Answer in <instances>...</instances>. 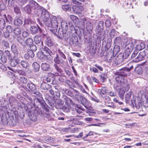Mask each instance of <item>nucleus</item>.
<instances>
[{"instance_id": "obj_37", "label": "nucleus", "mask_w": 148, "mask_h": 148, "mask_svg": "<svg viewBox=\"0 0 148 148\" xmlns=\"http://www.w3.org/2000/svg\"><path fill=\"white\" fill-rule=\"evenodd\" d=\"M62 9L64 10L67 11H70L71 10V6L70 5H63L62 6Z\"/></svg>"}, {"instance_id": "obj_1", "label": "nucleus", "mask_w": 148, "mask_h": 148, "mask_svg": "<svg viewBox=\"0 0 148 148\" xmlns=\"http://www.w3.org/2000/svg\"><path fill=\"white\" fill-rule=\"evenodd\" d=\"M48 23L49 25H46V26L48 27L51 28L50 30L54 35H56V32L58 26V18L54 16H52L51 19L48 21Z\"/></svg>"}, {"instance_id": "obj_24", "label": "nucleus", "mask_w": 148, "mask_h": 148, "mask_svg": "<svg viewBox=\"0 0 148 148\" xmlns=\"http://www.w3.org/2000/svg\"><path fill=\"white\" fill-rule=\"evenodd\" d=\"M9 101L11 106H15L18 104V101L13 96H11L9 99Z\"/></svg>"}, {"instance_id": "obj_15", "label": "nucleus", "mask_w": 148, "mask_h": 148, "mask_svg": "<svg viewBox=\"0 0 148 148\" xmlns=\"http://www.w3.org/2000/svg\"><path fill=\"white\" fill-rule=\"evenodd\" d=\"M124 60L119 54L115 58L114 60V63L117 65H118L121 64Z\"/></svg>"}, {"instance_id": "obj_45", "label": "nucleus", "mask_w": 148, "mask_h": 148, "mask_svg": "<svg viewBox=\"0 0 148 148\" xmlns=\"http://www.w3.org/2000/svg\"><path fill=\"white\" fill-rule=\"evenodd\" d=\"M35 112L36 113V114H38L40 115L41 116H44V113L43 111H42L40 109H38L37 110H34Z\"/></svg>"}, {"instance_id": "obj_12", "label": "nucleus", "mask_w": 148, "mask_h": 148, "mask_svg": "<svg viewBox=\"0 0 148 148\" xmlns=\"http://www.w3.org/2000/svg\"><path fill=\"white\" fill-rule=\"evenodd\" d=\"M69 42V44L71 45H73L75 46L77 45L78 44L77 37L76 36H73L70 39Z\"/></svg>"}, {"instance_id": "obj_3", "label": "nucleus", "mask_w": 148, "mask_h": 148, "mask_svg": "<svg viewBox=\"0 0 148 148\" xmlns=\"http://www.w3.org/2000/svg\"><path fill=\"white\" fill-rule=\"evenodd\" d=\"M138 53L137 51L134 50L131 55V58H133L132 61L134 62H138L143 60L146 55L145 51L140 52L137 56Z\"/></svg>"}, {"instance_id": "obj_19", "label": "nucleus", "mask_w": 148, "mask_h": 148, "mask_svg": "<svg viewBox=\"0 0 148 148\" xmlns=\"http://www.w3.org/2000/svg\"><path fill=\"white\" fill-rule=\"evenodd\" d=\"M74 11L77 14H81L84 8L83 6L79 5L73 6V8Z\"/></svg>"}, {"instance_id": "obj_2", "label": "nucleus", "mask_w": 148, "mask_h": 148, "mask_svg": "<svg viewBox=\"0 0 148 148\" xmlns=\"http://www.w3.org/2000/svg\"><path fill=\"white\" fill-rule=\"evenodd\" d=\"M38 96V97H36L34 100V104L35 108H38L39 106H40L44 110L45 109L47 111L48 110L47 108V105L45 102L44 100L42 97V94L41 93V96Z\"/></svg>"}, {"instance_id": "obj_21", "label": "nucleus", "mask_w": 148, "mask_h": 148, "mask_svg": "<svg viewBox=\"0 0 148 148\" xmlns=\"http://www.w3.org/2000/svg\"><path fill=\"white\" fill-rule=\"evenodd\" d=\"M131 53V52L130 51V50L125 49L123 53H120L119 54L122 57H123L124 60L125 61V60L127 59Z\"/></svg>"}, {"instance_id": "obj_55", "label": "nucleus", "mask_w": 148, "mask_h": 148, "mask_svg": "<svg viewBox=\"0 0 148 148\" xmlns=\"http://www.w3.org/2000/svg\"><path fill=\"white\" fill-rule=\"evenodd\" d=\"M86 27L87 29L89 30H91L92 29L91 23L90 21L86 22Z\"/></svg>"}, {"instance_id": "obj_41", "label": "nucleus", "mask_w": 148, "mask_h": 148, "mask_svg": "<svg viewBox=\"0 0 148 148\" xmlns=\"http://www.w3.org/2000/svg\"><path fill=\"white\" fill-rule=\"evenodd\" d=\"M5 22L3 19H1L0 20V29H3L5 26Z\"/></svg>"}, {"instance_id": "obj_40", "label": "nucleus", "mask_w": 148, "mask_h": 148, "mask_svg": "<svg viewBox=\"0 0 148 148\" xmlns=\"http://www.w3.org/2000/svg\"><path fill=\"white\" fill-rule=\"evenodd\" d=\"M125 93V91L124 90L122 89H120L119 90L118 93V96L122 100H123L124 98V95Z\"/></svg>"}, {"instance_id": "obj_60", "label": "nucleus", "mask_w": 148, "mask_h": 148, "mask_svg": "<svg viewBox=\"0 0 148 148\" xmlns=\"http://www.w3.org/2000/svg\"><path fill=\"white\" fill-rule=\"evenodd\" d=\"M115 34V31L114 29H112L111 30L109 34L110 37H113Z\"/></svg>"}, {"instance_id": "obj_30", "label": "nucleus", "mask_w": 148, "mask_h": 148, "mask_svg": "<svg viewBox=\"0 0 148 148\" xmlns=\"http://www.w3.org/2000/svg\"><path fill=\"white\" fill-rule=\"evenodd\" d=\"M32 65L34 71L35 72H38L40 69V66L36 62H34Z\"/></svg>"}, {"instance_id": "obj_14", "label": "nucleus", "mask_w": 148, "mask_h": 148, "mask_svg": "<svg viewBox=\"0 0 148 148\" xmlns=\"http://www.w3.org/2000/svg\"><path fill=\"white\" fill-rule=\"evenodd\" d=\"M54 61L55 63L58 64H63L66 61L63 59L58 55H56V57L54 58Z\"/></svg>"}, {"instance_id": "obj_10", "label": "nucleus", "mask_w": 148, "mask_h": 148, "mask_svg": "<svg viewBox=\"0 0 148 148\" xmlns=\"http://www.w3.org/2000/svg\"><path fill=\"white\" fill-rule=\"evenodd\" d=\"M34 41L35 44L38 45V46L41 47L43 46V41L42 40V37L38 35H36L34 38Z\"/></svg>"}, {"instance_id": "obj_29", "label": "nucleus", "mask_w": 148, "mask_h": 148, "mask_svg": "<svg viewBox=\"0 0 148 148\" xmlns=\"http://www.w3.org/2000/svg\"><path fill=\"white\" fill-rule=\"evenodd\" d=\"M11 51L14 55V57L18 56V51L16 45L15 44L12 45L11 47Z\"/></svg>"}, {"instance_id": "obj_36", "label": "nucleus", "mask_w": 148, "mask_h": 148, "mask_svg": "<svg viewBox=\"0 0 148 148\" xmlns=\"http://www.w3.org/2000/svg\"><path fill=\"white\" fill-rule=\"evenodd\" d=\"M17 42L21 45L24 46L25 42L24 40L21 36H18L16 38Z\"/></svg>"}, {"instance_id": "obj_48", "label": "nucleus", "mask_w": 148, "mask_h": 148, "mask_svg": "<svg viewBox=\"0 0 148 148\" xmlns=\"http://www.w3.org/2000/svg\"><path fill=\"white\" fill-rule=\"evenodd\" d=\"M1 121L3 124L5 125L8 124V120L5 115L2 116L1 117Z\"/></svg>"}, {"instance_id": "obj_53", "label": "nucleus", "mask_w": 148, "mask_h": 148, "mask_svg": "<svg viewBox=\"0 0 148 148\" xmlns=\"http://www.w3.org/2000/svg\"><path fill=\"white\" fill-rule=\"evenodd\" d=\"M121 41V38L120 37H116L114 40V42L115 44H119L120 43Z\"/></svg>"}, {"instance_id": "obj_18", "label": "nucleus", "mask_w": 148, "mask_h": 148, "mask_svg": "<svg viewBox=\"0 0 148 148\" xmlns=\"http://www.w3.org/2000/svg\"><path fill=\"white\" fill-rule=\"evenodd\" d=\"M103 22L102 21H100L96 27L97 31L99 32V34L101 35V32L103 29Z\"/></svg>"}, {"instance_id": "obj_16", "label": "nucleus", "mask_w": 148, "mask_h": 148, "mask_svg": "<svg viewBox=\"0 0 148 148\" xmlns=\"http://www.w3.org/2000/svg\"><path fill=\"white\" fill-rule=\"evenodd\" d=\"M116 75L115 77L116 82L121 85L125 83L124 77L119 74Z\"/></svg>"}, {"instance_id": "obj_22", "label": "nucleus", "mask_w": 148, "mask_h": 148, "mask_svg": "<svg viewBox=\"0 0 148 148\" xmlns=\"http://www.w3.org/2000/svg\"><path fill=\"white\" fill-rule=\"evenodd\" d=\"M39 27H40L38 25L34 26L31 25L29 29L30 32L32 34H37L38 32Z\"/></svg>"}, {"instance_id": "obj_23", "label": "nucleus", "mask_w": 148, "mask_h": 148, "mask_svg": "<svg viewBox=\"0 0 148 148\" xmlns=\"http://www.w3.org/2000/svg\"><path fill=\"white\" fill-rule=\"evenodd\" d=\"M51 85L47 84L46 82H43L41 84V88L44 90H48L51 89Z\"/></svg>"}, {"instance_id": "obj_7", "label": "nucleus", "mask_w": 148, "mask_h": 148, "mask_svg": "<svg viewBox=\"0 0 148 148\" xmlns=\"http://www.w3.org/2000/svg\"><path fill=\"white\" fill-rule=\"evenodd\" d=\"M130 70L127 68L123 67L120 69L119 71L116 72L115 74H119L125 77L130 75Z\"/></svg>"}, {"instance_id": "obj_63", "label": "nucleus", "mask_w": 148, "mask_h": 148, "mask_svg": "<svg viewBox=\"0 0 148 148\" xmlns=\"http://www.w3.org/2000/svg\"><path fill=\"white\" fill-rule=\"evenodd\" d=\"M69 17L73 22H75V23L76 21H77V20H78V19L77 17L73 15H70Z\"/></svg>"}, {"instance_id": "obj_27", "label": "nucleus", "mask_w": 148, "mask_h": 148, "mask_svg": "<svg viewBox=\"0 0 148 148\" xmlns=\"http://www.w3.org/2000/svg\"><path fill=\"white\" fill-rule=\"evenodd\" d=\"M41 69L44 71H47L50 68V65L47 63H42L41 65Z\"/></svg>"}, {"instance_id": "obj_4", "label": "nucleus", "mask_w": 148, "mask_h": 148, "mask_svg": "<svg viewBox=\"0 0 148 148\" xmlns=\"http://www.w3.org/2000/svg\"><path fill=\"white\" fill-rule=\"evenodd\" d=\"M40 18L46 26L49 25L48 23L50 20V18L48 12L45 9H43L42 10Z\"/></svg>"}, {"instance_id": "obj_49", "label": "nucleus", "mask_w": 148, "mask_h": 148, "mask_svg": "<svg viewBox=\"0 0 148 148\" xmlns=\"http://www.w3.org/2000/svg\"><path fill=\"white\" fill-rule=\"evenodd\" d=\"M58 52L59 54V56L60 57H61L64 60L66 61H67L66 57L65 56L64 53L63 52H62L59 49L58 50Z\"/></svg>"}, {"instance_id": "obj_35", "label": "nucleus", "mask_w": 148, "mask_h": 148, "mask_svg": "<svg viewBox=\"0 0 148 148\" xmlns=\"http://www.w3.org/2000/svg\"><path fill=\"white\" fill-rule=\"evenodd\" d=\"M25 42L26 45L29 47L34 43L33 39L30 38H27Z\"/></svg>"}, {"instance_id": "obj_58", "label": "nucleus", "mask_w": 148, "mask_h": 148, "mask_svg": "<svg viewBox=\"0 0 148 148\" xmlns=\"http://www.w3.org/2000/svg\"><path fill=\"white\" fill-rule=\"evenodd\" d=\"M108 32H109V30H108L107 29H106L104 31V36H103L102 37H101V36H97V38H99L100 39H101V40H103L105 38V34H106H106L108 33Z\"/></svg>"}, {"instance_id": "obj_31", "label": "nucleus", "mask_w": 148, "mask_h": 148, "mask_svg": "<svg viewBox=\"0 0 148 148\" xmlns=\"http://www.w3.org/2000/svg\"><path fill=\"white\" fill-rule=\"evenodd\" d=\"M134 71L138 75H140L143 72V69L141 66H138L135 68Z\"/></svg>"}, {"instance_id": "obj_54", "label": "nucleus", "mask_w": 148, "mask_h": 148, "mask_svg": "<svg viewBox=\"0 0 148 148\" xmlns=\"http://www.w3.org/2000/svg\"><path fill=\"white\" fill-rule=\"evenodd\" d=\"M30 50L35 51L37 50V47L34 43L29 46Z\"/></svg>"}, {"instance_id": "obj_61", "label": "nucleus", "mask_w": 148, "mask_h": 148, "mask_svg": "<svg viewBox=\"0 0 148 148\" xmlns=\"http://www.w3.org/2000/svg\"><path fill=\"white\" fill-rule=\"evenodd\" d=\"M69 106H66L65 105L63 106L62 107V110L66 112H69L70 110L69 108Z\"/></svg>"}, {"instance_id": "obj_5", "label": "nucleus", "mask_w": 148, "mask_h": 148, "mask_svg": "<svg viewBox=\"0 0 148 148\" xmlns=\"http://www.w3.org/2000/svg\"><path fill=\"white\" fill-rule=\"evenodd\" d=\"M50 49L47 47L44 46L42 48V51L47 55L49 56V60L52 59L53 56L54 55L55 52L53 50V47H50Z\"/></svg>"}, {"instance_id": "obj_25", "label": "nucleus", "mask_w": 148, "mask_h": 148, "mask_svg": "<svg viewBox=\"0 0 148 148\" xmlns=\"http://www.w3.org/2000/svg\"><path fill=\"white\" fill-rule=\"evenodd\" d=\"M46 45L49 47H55V45L53 43L50 37H47L45 40Z\"/></svg>"}, {"instance_id": "obj_17", "label": "nucleus", "mask_w": 148, "mask_h": 148, "mask_svg": "<svg viewBox=\"0 0 148 148\" xmlns=\"http://www.w3.org/2000/svg\"><path fill=\"white\" fill-rule=\"evenodd\" d=\"M45 54L42 51L41 52L38 53L37 56L40 60L43 61L45 60L46 59L49 60V56Z\"/></svg>"}, {"instance_id": "obj_56", "label": "nucleus", "mask_w": 148, "mask_h": 148, "mask_svg": "<svg viewBox=\"0 0 148 148\" xmlns=\"http://www.w3.org/2000/svg\"><path fill=\"white\" fill-rule=\"evenodd\" d=\"M14 71L15 73H18L21 75H24L25 74L24 71L21 70L15 69Z\"/></svg>"}, {"instance_id": "obj_52", "label": "nucleus", "mask_w": 148, "mask_h": 148, "mask_svg": "<svg viewBox=\"0 0 148 148\" xmlns=\"http://www.w3.org/2000/svg\"><path fill=\"white\" fill-rule=\"evenodd\" d=\"M19 80L23 84H26L27 82V79L23 77H21L19 79Z\"/></svg>"}, {"instance_id": "obj_57", "label": "nucleus", "mask_w": 148, "mask_h": 148, "mask_svg": "<svg viewBox=\"0 0 148 148\" xmlns=\"http://www.w3.org/2000/svg\"><path fill=\"white\" fill-rule=\"evenodd\" d=\"M119 47L117 45H116L114 46L113 50L114 53H117L119 51Z\"/></svg>"}, {"instance_id": "obj_38", "label": "nucleus", "mask_w": 148, "mask_h": 148, "mask_svg": "<svg viewBox=\"0 0 148 148\" xmlns=\"http://www.w3.org/2000/svg\"><path fill=\"white\" fill-rule=\"evenodd\" d=\"M132 96L131 92H129L125 95V99L126 103L128 102Z\"/></svg>"}, {"instance_id": "obj_13", "label": "nucleus", "mask_w": 148, "mask_h": 148, "mask_svg": "<svg viewBox=\"0 0 148 148\" xmlns=\"http://www.w3.org/2000/svg\"><path fill=\"white\" fill-rule=\"evenodd\" d=\"M28 115L32 121L35 122L37 121V114L34 110L29 111L28 113Z\"/></svg>"}, {"instance_id": "obj_8", "label": "nucleus", "mask_w": 148, "mask_h": 148, "mask_svg": "<svg viewBox=\"0 0 148 148\" xmlns=\"http://www.w3.org/2000/svg\"><path fill=\"white\" fill-rule=\"evenodd\" d=\"M75 97L77 100H80L82 104L87 108V106L89 103L85 97L81 95L80 93H79L78 94H76L75 95Z\"/></svg>"}, {"instance_id": "obj_28", "label": "nucleus", "mask_w": 148, "mask_h": 148, "mask_svg": "<svg viewBox=\"0 0 148 148\" xmlns=\"http://www.w3.org/2000/svg\"><path fill=\"white\" fill-rule=\"evenodd\" d=\"M56 35H55L56 36H57V37L61 39H62L64 37V31L63 30L59 28L58 32H57L58 34H57V31L56 32Z\"/></svg>"}, {"instance_id": "obj_59", "label": "nucleus", "mask_w": 148, "mask_h": 148, "mask_svg": "<svg viewBox=\"0 0 148 148\" xmlns=\"http://www.w3.org/2000/svg\"><path fill=\"white\" fill-rule=\"evenodd\" d=\"M7 31L10 33H12L13 31V28L10 25L7 26L6 27Z\"/></svg>"}, {"instance_id": "obj_51", "label": "nucleus", "mask_w": 148, "mask_h": 148, "mask_svg": "<svg viewBox=\"0 0 148 148\" xmlns=\"http://www.w3.org/2000/svg\"><path fill=\"white\" fill-rule=\"evenodd\" d=\"M57 63H55L53 64V66L55 69L58 72L61 73L62 71V69L60 68V66L57 64Z\"/></svg>"}, {"instance_id": "obj_43", "label": "nucleus", "mask_w": 148, "mask_h": 148, "mask_svg": "<svg viewBox=\"0 0 148 148\" xmlns=\"http://www.w3.org/2000/svg\"><path fill=\"white\" fill-rule=\"evenodd\" d=\"M13 32L16 36H18L21 33V31L19 28L15 27L13 29Z\"/></svg>"}, {"instance_id": "obj_9", "label": "nucleus", "mask_w": 148, "mask_h": 148, "mask_svg": "<svg viewBox=\"0 0 148 148\" xmlns=\"http://www.w3.org/2000/svg\"><path fill=\"white\" fill-rule=\"evenodd\" d=\"M134 43H135V42H134V43L131 40H127L124 43L125 47V49L130 50V51L131 52L134 47Z\"/></svg>"}, {"instance_id": "obj_32", "label": "nucleus", "mask_w": 148, "mask_h": 148, "mask_svg": "<svg viewBox=\"0 0 148 148\" xmlns=\"http://www.w3.org/2000/svg\"><path fill=\"white\" fill-rule=\"evenodd\" d=\"M112 39L111 38L107 39V43L105 46V50L107 51L110 48L111 45Z\"/></svg>"}, {"instance_id": "obj_42", "label": "nucleus", "mask_w": 148, "mask_h": 148, "mask_svg": "<svg viewBox=\"0 0 148 148\" xmlns=\"http://www.w3.org/2000/svg\"><path fill=\"white\" fill-rule=\"evenodd\" d=\"M32 8L30 7L29 4L26 5L24 8V10L28 14L31 13Z\"/></svg>"}, {"instance_id": "obj_47", "label": "nucleus", "mask_w": 148, "mask_h": 148, "mask_svg": "<svg viewBox=\"0 0 148 148\" xmlns=\"http://www.w3.org/2000/svg\"><path fill=\"white\" fill-rule=\"evenodd\" d=\"M4 17L5 18L7 22L10 23V22H12V18L11 16L9 14H8L7 16L5 14H4Z\"/></svg>"}, {"instance_id": "obj_39", "label": "nucleus", "mask_w": 148, "mask_h": 148, "mask_svg": "<svg viewBox=\"0 0 148 148\" xmlns=\"http://www.w3.org/2000/svg\"><path fill=\"white\" fill-rule=\"evenodd\" d=\"M145 47V45L143 43L140 44V45H136V49L135 50H136L138 52L140 50L143 49Z\"/></svg>"}, {"instance_id": "obj_20", "label": "nucleus", "mask_w": 148, "mask_h": 148, "mask_svg": "<svg viewBox=\"0 0 148 148\" xmlns=\"http://www.w3.org/2000/svg\"><path fill=\"white\" fill-rule=\"evenodd\" d=\"M64 101L67 104V106H70L73 105L72 100L66 96H63L62 97Z\"/></svg>"}, {"instance_id": "obj_33", "label": "nucleus", "mask_w": 148, "mask_h": 148, "mask_svg": "<svg viewBox=\"0 0 148 148\" xmlns=\"http://www.w3.org/2000/svg\"><path fill=\"white\" fill-rule=\"evenodd\" d=\"M73 36L72 34L70 32L64 33V39L65 40L69 42V41L70 40V39Z\"/></svg>"}, {"instance_id": "obj_6", "label": "nucleus", "mask_w": 148, "mask_h": 148, "mask_svg": "<svg viewBox=\"0 0 148 148\" xmlns=\"http://www.w3.org/2000/svg\"><path fill=\"white\" fill-rule=\"evenodd\" d=\"M27 86L29 90L31 91L34 94L37 96H41V93L36 91V86L32 82H29L27 84Z\"/></svg>"}, {"instance_id": "obj_62", "label": "nucleus", "mask_w": 148, "mask_h": 148, "mask_svg": "<svg viewBox=\"0 0 148 148\" xmlns=\"http://www.w3.org/2000/svg\"><path fill=\"white\" fill-rule=\"evenodd\" d=\"M114 57L113 55H111L110 56H107V59L108 62L110 63L112 62L113 59L114 58Z\"/></svg>"}, {"instance_id": "obj_44", "label": "nucleus", "mask_w": 148, "mask_h": 148, "mask_svg": "<svg viewBox=\"0 0 148 148\" xmlns=\"http://www.w3.org/2000/svg\"><path fill=\"white\" fill-rule=\"evenodd\" d=\"M1 44L3 46L5 47L6 48H9V43L7 40H2Z\"/></svg>"}, {"instance_id": "obj_50", "label": "nucleus", "mask_w": 148, "mask_h": 148, "mask_svg": "<svg viewBox=\"0 0 148 148\" xmlns=\"http://www.w3.org/2000/svg\"><path fill=\"white\" fill-rule=\"evenodd\" d=\"M107 78V76L105 74L102 73L101 75L100 80L102 82H105Z\"/></svg>"}, {"instance_id": "obj_34", "label": "nucleus", "mask_w": 148, "mask_h": 148, "mask_svg": "<svg viewBox=\"0 0 148 148\" xmlns=\"http://www.w3.org/2000/svg\"><path fill=\"white\" fill-rule=\"evenodd\" d=\"M23 23V22L22 20L19 18L15 19L14 21V25L16 26H21Z\"/></svg>"}, {"instance_id": "obj_64", "label": "nucleus", "mask_w": 148, "mask_h": 148, "mask_svg": "<svg viewBox=\"0 0 148 148\" xmlns=\"http://www.w3.org/2000/svg\"><path fill=\"white\" fill-rule=\"evenodd\" d=\"M0 60L3 63H5L7 61V59L6 57L3 56L1 57Z\"/></svg>"}, {"instance_id": "obj_11", "label": "nucleus", "mask_w": 148, "mask_h": 148, "mask_svg": "<svg viewBox=\"0 0 148 148\" xmlns=\"http://www.w3.org/2000/svg\"><path fill=\"white\" fill-rule=\"evenodd\" d=\"M29 4L32 10H38L41 7L34 0H29Z\"/></svg>"}, {"instance_id": "obj_26", "label": "nucleus", "mask_w": 148, "mask_h": 148, "mask_svg": "<svg viewBox=\"0 0 148 148\" xmlns=\"http://www.w3.org/2000/svg\"><path fill=\"white\" fill-rule=\"evenodd\" d=\"M61 29L64 31V33L66 32L68 29V24L67 23L64 21H62L61 22Z\"/></svg>"}, {"instance_id": "obj_46", "label": "nucleus", "mask_w": 148, "mask_h": 148, "mask_svg": "<svg viewBox=\"0 0 148 148\" xmlns=\"http://www.w3.org/2000/svg\"><path fill=\"white\" fill-rule=\"evenodd\" d=\"M21 65L23 68H27L29 66V64L27 61H22L20 62Z\"/></svg>"}]
</instances>
